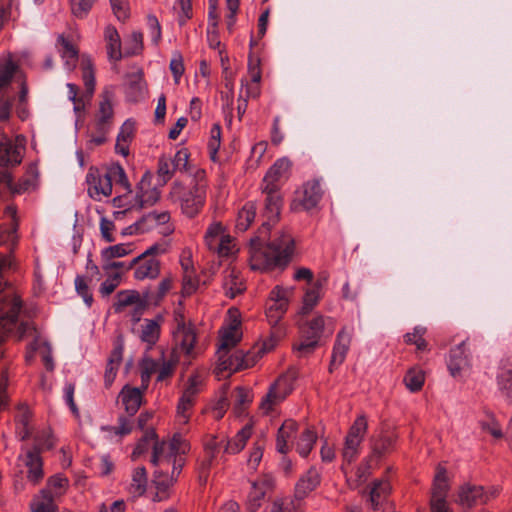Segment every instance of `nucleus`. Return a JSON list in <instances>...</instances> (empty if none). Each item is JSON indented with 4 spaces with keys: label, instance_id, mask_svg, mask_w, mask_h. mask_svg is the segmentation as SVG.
I'll return each instance as SVG.
<instances>
[{
    "label": "nucleus",
    "instance_id": "6",
    "mask_svg": "<svg viewBox=\"0 0 512 512\" xmlns=\"http://www.w3.org/2000/svg\"><path fill=\"white\" fill-rule=\"evenodd\" d=\"M237 326L232 325L227 332L223 335L221 339V344L218 349L219 360H222L221 365L223 369L229 370H242L249 368L254 365V360L250 356L249 353L243 354L241 351H237L235 354L229 356L226 360H224V356L227 352L234 347L239 338L236 335Z\"/></svg>",
    "mask_w": 512,
    "mask_h": 512
},
{
    "label": "nucleus",
    "instance_id": "16",
    "mask_svg": "<svg viewBox=\"0 0 512 512\" xmlns=\"http://www.w3.org/2000/svg\"><path fill=\"white\" fill-rule=\"evenodd\" d=\"M351 338L352 334L348 332L346 328H343L337 334L329 365L330 373H332L336 367L340 366L344 362L350 347Z\"/></svg>",
    "mask_w": 512,
    "mask_h": 512
},
{
    "label": "nucleus",
    "instance_id": "50",
    "mask_svg": "<svg viewBox=\"0 0 512 512\" xmlns=\"http://www.w3.org/2000/svg\"><path fill=\"white\" fill-rule=\"evenodd\" d=\"M223 233V226L221 223H213L209 226L205 234V243L209 250L216 249V242Z\"/></svg>",
    "mask_w": 512,
    "mask_h": 512
},
{
    "label": "nucleus",
    "instance_id": "18",
    "mask_svg": "<svg viewBox=\"0 0 512 512\" xmlns=\"http://www.w3.org/2000/svg\"><path fill=\"white\" fill-rule=\"evenodd\" d=\"M133 268H135L134 277L137 280L155 279L160 273V262L156 258L144 256L135 263Z\"/></svg>",
    "mask_w": 512,
    "mask_h": 512
},
{
    "label": "nucleus",
    "instance_id": "46",
    "mask_svg": "<svg viewBox=\"0 0 512 512\" xmlns=\"http://www.w3.org/2000/svg\"><path fill=\"white\" fill-rule=\"evenodd\" d=\"M107 170H108V173L112 180V183L119 184L126 191L131 192V185H130L128 178L126 176V173L121 165L113 164Z\"/></svg>",
    "mask_w": 512,
    "mask_h": 512
},
{
    "label": "nucleus",
    "instance_id": "33",
    "mask_svg": "<svg viewBox=\"0 0 512 512\" xmlns=\"http://www.w3.org/2000/svg\"><path fill=\"white\" fill-rule=\"evenodd\" d=\"M105 40L107 41V53L111 60L118 61L122 58L121 40L118 31L113 26L105 29Z\"/></svg>",
    "mask_w": 512,
    "mask_h": 512
},
{
    "label": "nucleus",
    "instance_id": "63",
    "mask_svg": "<svg viewBox=\"0 0 512 512\" xmlns=\"http://www.w3.org/2000/svg\"><path fill=\"white\" fill-rule=\"evenodd\" d=\"M218 254L222 257L229 256L232 253V241L229 236H221L220 240L216 242V249Z\"/></svg>",
    "mask_w": 512,
    "mask_h": 512
},
{
    "label": "nucleus",
    "instance_id": "21",
    "mask_svg": "<svg viewBox=\"0 0 512 512\" xmlns=\"http://www.w3.org/2000/svg\"><path fill=\"white\" fill-rule=\"evenodd\" d=\"M368 428L367 418L364 414L359 415L351 425L346 436V448H357Z\"/></svg>",
    "mask_w": 512,
    "mask_h": 512
},
{
    "label": "nucleus",
    "instance_id": "8",
    "mask_svg": "<svg viewBox=\"0 0 512 512\" xmlns=\"http://www.w3.org/2000/svg\"><path fill=\"white\" fill-rule=\"evenodd\" d=\"M117 302L114 303L115 312H121L125 307L135 305L134 315L139 316L142 312L152 304L150 291L147 290L140 295L136 290H121L117 293Z\"/></svg>",
    "mask_w": 512,
    "mask_h": 512
},
{
    "label": "nucleus",
    "instance_id": "58",
    "mask_svg": "<svg viewBox=\"0 0 512 512\" xmlns=\"http://www.w3.org/2000/svg\"><path fill=\"white\" fill-rule=\"evenodd\" d=\"M114 15L120 21H125L129 17L126 0H110Z\"/></svg>",
    "mask_w": 512,
    "mask_h": 512
},
{
    "label": "nucleus",
    "instance_id": "35",
    "mask_svg": "<svg viewBox=\"0 0 512 512\" xmlns=\"http://www.w3.org/2000/svg\"><path fill=\"white\" fill-rule=\"evenodd\" d=\"M112 184L107 170L103 175H99L97 182L89 188L90 197L96 201H100L101 196H110L112 193Z\"/></svg>",
    "mask_w": 512,
    "mask_h": 512
},
{
    "label": "nucleus",
    "instance_id": "32",
    "mask_svg": "<svg viewBox=\"0 0 512 512\" xmlns=\"http://www.w3.org/2000/svg\"><path fill=\"white\" fill-rule=\"evenodd\" d=\"M390 491V485L385 480H375L368 492V501L374 510H378L379 506L386 499Z\"/></svg>",
    "mask_w": 512,
    "mask_h": 512
},
{
    "label": "nucleus",
    "instance_id": "49",
    "mask_svg": "<svg viewBox=\"0 0 512 512\" xmlns=\"http://www.w3.org/2000/svg\"><path fill=\"white\" fill-rule=\"evenodd\" d=\"M70 2L73 15L77 18H84L93 7L95 0H70Z\"/></svg>",
    "mask_w": 512,
    "mask_h": 512
},
{
    "label": "nucleus",
    "instance_id": "53",
    "mask_svg": "<svg viewBox=\"0 0 512 512\" xmlns=\"http://www.w3.org/2000/svg\"><path fill=\"white\" fill-rule=\"evenodd\" d=\"M75 288L78 295L83 298L85 304L90 307L93 303V296L90 293L88 283L83 276H77L75 278Z\"/></svg>",
    "mask_w": 512,
    "mask_h": 512
},
{
    "label": "nucleus",
    "instance_id": "25",
    "mask_svg": "<svg viewBox=\"0 0 512 512\" xmlns=\"http://www.w3.org/2000/svg\"><path fill=\"white\" fill-rule=\"evenodd\" d=\"M40 450H27L25 464L28 468L27 477L33 483H38L44 476Z\"/></svg>",
    "mask_w": 512,
    "mask_h": 512
},
{
    "label": "nucleus",
    "instance_id": "52",
    "mask_svg": "<svg viewBox=\"0 0 512 512\" xmlns=\"http://www.w3.org/2000/svg\"><path fill=\"white\" fill-rule=\"evenodd\" d=\"M166 250H167L166 244H164V243H155L152 246H150L148 249H146L141 255L137 256L131 262H129L128 266H127V269H133L135 263L138 260L143 259L144 256L155 258V256H157V255L164 254L166 252Z\"/></svg>",
    "mask_w": 512,
    "mask_h": 512
},
{
    "label": "nucleus",
    "instance_id": "4",
    "mask_svg": "<svg viewBox=\"0 0 512 512\" xmlns=\"http://www.w3.org/2000/svg\"><path fill=\"white\" fill-rule=\"evenodd\" d=\"M171 195L179 202L182 213L189 218H194L206 202V185L197 182L189 189L175 186Z\"/></svg>",
    "mask_w": 512,
    "mask_h": 512
},
{
    "label": "nucleus",
    "instance_id": "13",
    "mask_svg": "<svg viewBox=\"0 0 512 512\" xmlns=\"http://www.w3.org/2000/svg\"><path fill=\"white\" fill-rule=\"evenodd\" d=\"M497 385L501 396L512 403V354L503 357L499 364Z\"/></svg>",
    "mask_w": 512,
    "mask_h": 512
},
{
    "label": "nucleus",
    "instance_id": "55",
    "mask_svg": "<svg viewBox=\"0 0 512 512\" xmlns=\"http://www.w3.org/2000/svg\"><path fill=\"white\" fill-rule=\"evenodd\" d=\"M174 481V474L172 473L169 477L161 470H156L153 475L152 482L156 486V488L160 491H166Z\"/></svg>",
    "mask_w": 512,
    "mask_h": 512
},
{
    "label": "nucleus",
    "instance_id": "28",
    "mask_svg": "<svg viewBox=\"0 0 512 512\" xmlns=\"http://www.w3.org/2000/svg\"><path fill=\"white\" fill-rule=\"evenodd\" d=\"M298 424L292 419H287L283 422L277 432V447L288 448L291 442L297 440Z\"/></svg>",
    "mask_w": 512,
    "mask_h": 512
},
{
    "label": "nucleus",
    "instance_id": "14",
    "mask_svg": "<svg viewBox=\"0 0 512 512\" xmlns=\"http://www.w3.org/2000/svg\"><path fill=\"white\" fill-rule=\"evenodd\" d=\"M466 344L467 342L464 340L450 350L447 366L454 378L461 376L462 372L470 365Z\"/></svg>",
    "mask_w": 512,
    "mask_h": 512
},
{
    "label": "nucleus",
    "instance_id": "34",
    "mask_svg": "<svg viewBox=\"0 0 512 512\" xmlns=\"http://www.w3.org/2000/svg\"><path fill=\"white\" fill-rule=\"evenodd\" d=\"M82 78L85 86V93L83 97L90 100L95 90V76L93 71V64L89 57L82 56L81 58Z\"/></svg>",
    "mask_w": 512,
    "mask_h": 512
},
{
    "label": "nucleus",
    "instance_id": "2",
    "mask_svg": "<svg viewBox=\"0 0 512 512\" xmlns=\"http://www.w3.org/2000/svg\"><path fill=\"white\" fill-rule=\"evenodd\" d=\"M8 265L6 258L0 259V343L12 327L22 309V301L11 291H5L8 284L2 276V270Z\"/></svg>",
    "mask_w": 512,
    "mask_h": 512
},
{
    "label": "nucleus",
    "instance_id": "48",
    "mask_svg": "<svg viewBox=\"0 0 512 512\" xmlns=\"http://www.w3.org/2000/svg\"><path fill=\"white\" fill-rule=\"evenodd\" d=\"M176 168L171 158L161 156L158 161V177L163 183H167L174 175Z\"/></svg>",
    "mask_w": 512,
    "mask_h": 512
},
{
    "label": "nucleus",
    "instance_id": "37",
    "mask_svg": "<svg viewBox=\"0 0 512 512\" xmlns=\"http://www.w3.org/2000/svg\"><path fill=\"white\" fill-rule=\"evenodd\" d=\"M180 450H153V454L151 456L150 462L155 465H173L172 472L175 474L176 463L178 461V456Z\"/></svg>",
    "mask_w": 512,
    "mask_h": 512
},
{
    "label": "nucleus",
    "instance_id": "24",
    "mask_svg": "<svg viewBox=\"0 0 512 512\" xmlns=\"http://www.w3.org/2000/svg\"><path fill=\"white\" fill-rule=\"evenodd\" d=\"M31 411L25 404H20L17 407L15 415L16 433L22 439H27L32 435V426L30 424Z\"/></svg>",
    "mask_w": 512,
    "mask_h": 512
},
{
    "label": "nucleus",
    "instance_id": "61",
    "mask_svg": "<svg viewBox=\"0 0 512 512\" xmlns=\"http://www.w3.org/2000/svg\"><path fill=\"white\" fill-rule=\"evenodd\" d=\"M188 158V151L186 149H180L175 153L174 157L171 158V161L173 162L176 170L183 171L187 168Z\"/></svg>",
    "mask_w": 512,
    "mask_h": 512
},
{
    "label": "nucleus",
    "instance_id": "45",
    "mask_svg": "<svg viewBox=\"0 0 512 512\" xmlns=\"http://www.w3.org/2000/svg\"><path fill=\"white\" fill-rule=\"evenodd\" d=\"M383 450H373L368 458L359 466L357 476L360 480L365 481L370 475V470L383 456Z\"/></svg>",
    "mask_w": 512,
    "mask_h": 512
},
{
    "label": "nucleus",
    "instance_id": "38",
    "mask_svg": "<svg viewBox=\"0 0 512 512\" xmlns=\"http://www.w3.org/2000/svg\"><path fill=\"white\" fill-rule=\"evenodd\" d=\"M58 44L61 45L60 53L62 58L65 60V65L68 70H73L76 67L78 60L77 48L66 38L60 36L58 38Z\"/></svg>",
    "mask_w": 512,
    "mask_h": 512
},
{
    "label": "nucleus",
    "instance_id": "12",
    "mask_svg": "<svg viewBox=\"0 0 512 512\" xmlns=\"http://www.w3.org/2000/svg\"><path fill=\"white\" fill-rule=\"evenodd\" d=\"M456 501L460 505L470 508L478 504L487 503L489 496L485 494L483 486L465 483L460 487Z\"/></svg>",
    "mask_w": 512,
    "mask_h": 512
},
{
    "label": "nucleus",
    "instance_id": "56",
    "mask_svg": "<svg viewBox=\"0 0 512 512\" xmlns=\"http://www.w3.org/2000/svg\"><path fill=\"white\" fill-rule=\"evenodd\" d=\"M320 298L319 292L316 291L315 288H311L306 291L303 299V306L301 308V314L306 315L308 314L313 307L317 304L318 300Z\"/></svg>",
    "mask_w": 512,
    "mask_h": 512
},
{
    "label": "nucleus",
    "instance_id": "36",
    "mask_svg": "<svg viewBox=\"0 0 512 512\" xmlns=\"http://www.w3.org/2000/svg\"><path fill=\"white\" fill-rule=\"evenodd\" d=\"M170 220V214L167 211L163 212H149L143 215L138 221L141 223L140 231L145 233L158 225H164Z\"/></svg>",
    "mask_w": 512,
    "mask_h": 512
},
{
    "label": "nucleus",
    "instance_id": "10",
    "mask_svg": "<svg viewBox=\"0 0 512 512\" xmlns=\"http://www.w3.org/2000/svg\"><path fill=\"white\" fill-rule=\"evenodd\" d=\"M274 484V478L269 474L251 482L252 487L246 503L249 512H256L261 507L266 495L274 489Z\"/></svg>",
    "mask_w": 512,
    "mask_h": 512
},
{
    "label": "nucleus",
    "instance_id": "19",
    "mask_svg": "<svg viewBox=\"0 0 512 512\" xmlns=\"http://www.w3.org/2000/svg\"><path fill=\"white\" fill-rule=\"evenodd\" d=\"M320 484L319 472L311 467L304 476H302L295 486V497L299 500L305 498L308 493L313 491Z\"/></svg>",
    "mask_w": 512,
    "mask_h": 512
},
{
    "label": "nucleus",
    "instance_id": "22",
    "mask_svg": "<svg viewBox=\"0 0 512 512\" xmlns=\"http://www.w3.org/2000/svg\"><path fill=\"white\" fill-rule=\"evenodd\" d=\"M22 161L21 150L6 136L0 142V162L3 166H16Z\"/></svg>",
    "mask_w": 512,
    "mask_h": 512
},
{
    "label": "nucleus",
    "instance_id": "23",
    "mask_svg": "<svg viewBox=\"0 0 512 512\" xmlns=\"http://www.w3.org/2000/svg\"><path fill=\"white\" fill-rule=\"evenodd\" d=\"M323 191L318 180L308 181L304 185L303 198L301 204L305 210H310L317 206L321 200Z\"/></svg>",
    "mask_w": 512,
    "mask_h": 512
},
{
    "label": "nucleus",
    "instance_id": "54",
    "mask_svg": "<svg viewBox=\"0 0 512 512\" xmlns=\"http://www.w3.org/2000/svg\"><path fill=\"white\" fill-rule=\"evenodd\" d=\"M481 428L484 433L491 435L496 440L503 437L501 426L493 417L481 421Z\"/></svg>",
    "mask_w": 512,
    "mask_h": 512
},
{
    "label": "nucleus",
    "instance_id": "64",
    "mask_svg": "<svg viewBox=\"0 0 512 512\" xmlns=\"http://www.w3.org/2000/svg\"><path fill=\"white\" fill-rule=\"evenodd\" d=\"M252 425H245L235 436L234 443L236 448H244L247 440L251 437Z\"/></svg>",
    "mask_w": 512,
    "mask_h": 512
},
{
    "label": "nucleus",
    "instance_id": "57",
    "mask_svg": "<svg viewBox=\"0 0 512 512\" xmlns=\"http://www.w3.org/2000/svg\"><path fill=\"white\" fill-rule=\"evenodd\" d=\"M202 385V378L198 374L191 375L188 379V385L183 392V395L194 400V397L199 392V388Z\"/></svg>",
    "mask_w": 512,
    "mask_h": 512
},
{
    "label": "nucleus",
    "instance_id": "40",
    "mask_svg": "<svg viewBox=\"0 0 512 512\" xmlns=\"http://www.w3.org/2000/svg\"><path fill=\"white\" fill-rule=\"evenodd\" d=\"M224 289L229 298H235L244 291L245 287L235 270H230L225 277Z\"/></svg>",
    "mask_w": 512,
    "mask_h": 512
},
{
    "label": "nucleus",
    "instance_id": "31",
    "mask_svg": "<svg viewBox=\"0 0 512 512\" xmlns=\"http://www.w3.org/2000/svg\"><path fill=\"white\" fill-rule=\"evenodd\" d=\"M142 390L140 388H131L129 386H125L121 391L122 402L125 406V410L129 415H134L141 403H142Z\"/></svg>",
    "mask_w": 512,
    "mask_h": 512
},
{
    "label": "nucleus",
    "instance_id": "3",
    "mask_svg": "<svg viewBox=\"0 0 512 512\" xmlns=\"http://www.w3.org/2000/svg\"><path fill=\"white\" fill-rule=\"evenodd\" d=\"M330 324L332 319L322 315H317L312 320L300 324L301 341L298 345H294V350L299 357L308 356L314 352L325 329H329L332 333L333 327H330Z\"/></svg>",
    "mask_w": 512,
    "mask_h": 512
},
{
    "label": "nucleus",
    "instance_id": "11",
    "mask_svg": "<svg viewBox=\"0 0 512 512\" xmlns=\"http://www.w3.org/2000/svg\"><path fill=\"white\" fill-rule=\"evenodd\" d=\"M291 161L286 158H280L267 171L262 186L270 187V189H280V184L283 180L287 179L291 169Z\"/></svg>",
    "mask_w": 512,
    "mask_h": 512
},
{
    "label": "nucleus",
    "instance_id": "42",
    "mask_svg": "<svg viewBox=\"0 0 512 512\" xmlns=\"http://www.w3.org/2000/svg\"><path fill=\"white\" fill-rule=\"evenodd\" d=\"M424 373L417 368H411L404 376V383L411 392L419 391L424 384Z\"/></svg>",
    "mask_w": 512,
    "mask_h": 512
},
{
    "label": "nucleus",
    "instance_id": "30",
    "mask_svg": "<svg viewBox=\"0 0 512 512\" xmlns=\"http://www.w3.org/2000/svg\"><path fill=\"white\" fill-rule=\"evenodd\" d=\"M11 360L4 354L0 348V411L8 406L9 396L7 394L8 370Z\"/></svg>",
    "mask_w": 512,
    "mask_h": 512
},
{
    "label": "nucleus",
    "instance_id": "17",
    "mask_svg": "<svg viewBox=\"0 0 512 512\" xmlns=\"http://www.w3.org/2000/svg\"><path fill=\"white\" fill-rule=\"evenodd\" d=\"M147 93L146 84L141 71L128 75L127 88L125 91L126 100L132 103L142 101Z\"/></svg>",
    "mask_w": 512,
    "mask_h": 512
},
{
    "label": "nucleus",
    "instance_id": "27",
    "mask_svg": "<svg viewBox=\"0 0 512 512\" xmlns=\"http://www.w3.org/2000/svg\"><path fill=\"white\" fill-rule=\"evenodd\" d=\"M281 385L282 380H278L276 383L270 386L269 391L263 397L260 403V409L264 413H269L274 405H277L286 398L288 392L286 390L284 391L281 388Z\"/></svg>",
    "mask_w": 512,
    "mask_h": 512
},
{
    "label": "nucleus",
    "instance_id": "44",
    "mask_svg": "<svg viewBox=\"0 0 512 512\" xmlns=\"http://www.w3.org/2000/svg\"><path fill=\"white\" fill-rule=\"evenodd\" d=\"M131 244H117L102 250L101 257L104 261L124 257L132 252Z\"/></svg>",
    "mask_w": 512,
    "mask_h": 512
},
{
    "label": "nucleus",
    "instance_id": "7",
    "mask_svg": "<svg viewBox=\"0 0 512 512\" xmlns=\"http://www.w3.org/2000/svg\"><path fill=\"white\" fill-rule=\"evenodd\" d=\"M293 288H283L276 286L270 292V304L266 309V316L269 324L275 326L285 314L289 296L293 293Z\"/></svg>",
    "mask_w": 512,
    "mask_h": 512
},
{
    "label": "nucleus",
    "instance_id": "29",
    "mask_svg": "<svg viewBox=\"0 0 512 512\" xmlns=\"http://www.w3.org/2000/svg\"><path fill=\"white\" fill-rule=\"evenodd\" d=\"M174 337L175 340L179 342L182 351H184L187 355H190L196 342V334L194 328L191 326H186L184 322L179 323Z\"/></svg>",
    "mask_w": 512,
    "mask_h": 512
},
{
    "label": "nucleus",
    "instance_id": "62",
    "mask_svg": "<svg viewBox=\"0 0 512 512\" xmlns=\"http://www.w3.org/2000/svg\"><path fill=\"white\" fill-rule=\"evenodd\" d=\"M171 288V280L170 279H163L158 286V290L156 293L150 291V295L152 297V304L157 305L162 298L165 296V294L170 290Z\"/></svg>",
    "mask_w": 512,
    "mask_h": 512
},
{
    "label": "nucleus",
    "instance_id": "43",
    "mask_svg": "<svg viewBox=\"0 0 512 512\" xmlns=\"http://www.w3.org/2000/svg\"><path fill=\"white\" fill-rule=\"evenodd\" d=\"M147 472L144 466L137 467L132 475L131 489L138 496L146 492L147 486Z\"/></svg>",
    "mask_w": 512,
    "mask_h": 512
},
{
    "label": "nucleus",
    "instance_id": "59",
    "mask_svg": "<svg viewBox=\"0 0 512 512\" xmlns=\"http://www.w3.org/2000/svg\"><path fill=\"white\" fill-rule=\"evenodd\" d=\"M115 229L114 223L107 219L106 217H102L100 220V232L102 238L106 242H114L115 237L112 235V231Z\"/></svg>",
    "mask_w": 512,
    "mask_h": 512
},
{
    "label": "nucleus",
    "instance_id": "26",
    "mask_svg": "<svg viewBox=\"0 0 512 512\" xmlns=\"http://www.w3.org/2000/svg\"><path fill=\"white\" fill-rule=\"evenodd\" d=\"M161 321L162 316L160 315L156 319H144L140 339L148 345L147 350L151 349L159 339Z\"/></svg>",
    "mask_w": 512,
    "mask_h": 512
},
{
    "label": "nucleus",
    "instance_id": "41",
    "mask_svg": "<svg viewBox=\"0 0 512 512\" xmlns=\"http://www.w3.org/2000/svg\"><path fill=\"white\" fill-rule=\"evenodd\" d=\"M234 412L237 416H241L246 407L252 402L251 392L244 387H236L234 391Z\"/></svg>",
    "mask_w": 512,
    "mask_h": 512
},
{
    "label": "nucleus",
    "instance_id": "47",
    "mask_svg": "<svg viewBox=\"0 0 512 512\" xmlns=\"http://www.w3.org/2000/svg\"><path fill=\"white\" fill-rule=\"evenodd\" d=\"M317 441V434L312 427H305V429L301 432L300 436L297 437L296 442H291V446H296L297 448H313L314 444Z\"/></svg>",
    "mask_w": 512,
    "mask_h": 512
},
{
    "label": "nucleus",
    "instance_id": "20",
    "mask_svg": "<svg viewBox=\"0 0 512 512\" xmlns=\"http://www.w3.org/2000/svg\"><path fill=\"white\" fill-rule=\"evenodd\" d=\"M448 480H434L431 497V512H449L446 504Z\"/></svg>",
    "mask_w": 512,
    "mask_h": 512
},
{
    "label": "nucleus",
    "instance_id": "9",
    "mask_svg": "<svg viewBox=\"0 0 512 512\" xmlns=\"http://www.w3.org/2000/svg\"><path fill=\"white\" fill-rule=\"evenodd\" d=\"M17 70L18 66L12 60H7L4 64L0 65V91L10 85ZM12 104L11 97L0 94V121L9 120Z\"/></svg>",
    "mask_w": 512,
    "mask_h": 512
},
{
    "label": "nucleus",
    "instance_id": "15",
    "mask_svg": "<svg viewBox=\"0 0 512 512\" xmlns=\"http://www.w3.org/2000/svg\"><path fill=\"white\" fill-rule=\"evenodd\" d=\"M18 321V318L16 319V322ZM15 330V334L18 338V340H22L30 335H34V339L33 341L28 345L27 347V354H26V360L29 362L32 360L33 356H34V353L38 350H41L42 349V343L43 341H41L39 339V337L36 335L37 332H36V329L35 327L32 325V323L28 322V321H23L21 322L19 325L16 323L15 326L12 327L11 331H9L7 333V335L5 336V338L14 330Z\"/></svg>",
    "mask_w": 512,
    "mask_h": 512
},
{
    "label": "nucleus",
    "instance_id": "39",
    "mask_svg": "<svg viewBox=\"0 0 512 512\" xmlns=\"http://www.w3.org/2000/svg\"><path fill=\"white\" fill-rule=\"evenodd\" d=\"M256 215V208L252 202L246 203L239 211L236 219V229L239 232H245Z\"/></svg>",
    "mask_w": 512,
    "mask_h": 512
},
{
    "label": "nucleus",
    "instance_id": "60",
    "mask_svg": "<svg viewBox=\"0 0 512 512\" xmlns=\"http://www.w3.org/2000/svg\"><path fill=\"white\" fill-rule=\"evenodd\" d=\"M170 70L174 76L175 82L178 83L184 72L183 58L181 54L177 53L174 55L170 62Z\"/></svg>",
    "mask_w": 512,
    "mask_h": 512
},
{
    "label": "nucleus",
    "instance_id": "5",
    "mask_svg": "<svg viewBox=\"0 0 512 512\" xmlns=\"http://www.w3.org/2000/svg\"><path fill=\"white\" fill-rule=\"evenodd\" d=\"M113 97L114 93L110 88H105L100 95L99 108L95 115V132L91 138V142L95 145L104 144L107 140V134L111 130L114 116Z\"/></svg>",
    "mask_w": 512,
    "mask_h": 512
},
{
    "label": "nucleus",
    "instance_id": "51",
    "mask_svg": "<svg viewBox=\"0 0 512 512\" xmlns=\"http://www.w3.org/2000/svg\"><path fill=\"white\" fill-rule=\"evenodd\" d=\"M219 450H205L204 454L198 457L199 469L201 477L204 475L208 476V471L213 465V461L216 459Z\"/></svg>",
    "mask_w": 512,
    "mask_h": 512
},
{
    "label": "nucleus",
    "instance_id": "1",
    "mask_svg": "<svg viewBox=\"0 0 512 512\" xmlns=\"http://www.w3.org/2000/svg\"><path fill=\"white\" fill-rule=\"evenodd\" d=\"M266 195L264 200L263 216L265 221L259 228L257 235L250 240V267L252 270H270L276 267H286L294 253L295 242L288 232H280L270 242L267 237L280 215L282 197L278 189L262 186Z\"/></svg>",
    "mask_w": 512,
    "mask_h": 512
}]
</instances>
